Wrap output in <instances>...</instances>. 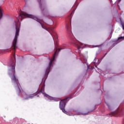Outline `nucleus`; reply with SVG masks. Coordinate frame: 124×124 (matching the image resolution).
<instances>
[{"mask_svg":"<svg viewBox=\"0 0 124 124\" xmlns=\"http://www.w3.org/2000/svg\"><path fill=\"white\" fill-rule=\"evenodd\" d=\"M40 93H44V86H42V87L41 88V90L40 91Z\"/></svg>","mask_w":124,"mask_h":124,"instance_id":"obj_12","label":"nucleus"},{"mask_svg":"<svg viewBox=\"0 0 124 124\" xmlns=\"http://www.w3.org/2000/svg\"><path fill=\"white\" fill-rule=\"evenodd\" d=\"M24 1L25 3H28V2H30V1H31V0H24Z\"/></svg>","mask_w":124,"mask_h":124,"instance_id":"obj_14","label":"nucleus"},{"mask_svg":"<svg viewBox=\"0 0 124 124\" xmlns=\"http://www.w3.org/2000/svg\"><path fill=\"white\" fill-rule=\"evenodd\" d=\"M15 62L13 60V58H12L11 60L8 67V74L11 77L12 82L14 87L16 89L17 93L20 94V93H21V89H20V88L19 87V85H20V83H19V80H18V78H16V76H15L16 73L15 71Z\"/></svg>","mask_w":124,"mask_h":124,"instance_id":"obj_2","label":"nucleus"},{"mask_svg":"<svg viewBox=\"0 0 124 124\" xmlns=\"http://www.w3.org/2000/svg\"><path fill=\"white\" fill-rule=\"evenodd\" d=\"M67 98H68L62 100L60 102V108L61 110L62 111L63 113H66V111H65L64 108H65V105H66V100H67Z\"/></svg>","mask_w":124,"mask_h":124,"instance_id":"obj_4","label":"nucleus"},{"mask_svg":"<svg viewBox=\"0 0 124 124\" xmlns=\"http://www.w3.org/2000/svg\"><path fill=\"white\" fill-rule=\"evenodd\" d=\"M121 39H123L124 40V36L119 37L118 39V40H120Z\"/></svg>","mask_w":124,"mask_h":124,"instance_id":"obj_13","label":"nucleus"},{"mask_svg":"<svg viewBox=\"0 0 124 124\" xmlns=\"http://www.w3.org/2000/svg\"><path fill=\"white\" fill-rule=\"evenodd\" d=\"M76 45H77L78 46V49H80V48H82V47L81 46H82L83 45V44H82V43H76Z\"/></svg>","mask_w":124,"mask_h":124,"instance_id":"obj_8","label":"nucleus"},{"mask_svg":"<svg viewBox=\"0 0 124 124\" xmlns=\"http://www.w3.org/2000/svg\"><path fill=\"white\" fill-rule=\"evenodd\" d=\"M38 1L39 3L40 8L43 11L45 8H46V5H45V3H44V0H38Z\"/></svg>","mask_w":124,"mask_h":124,"instance_id":"obj_6","label":"nucleus"},{"mask_svg":"<svg viewBox=\"0 0 124 124\" xmlns=\"http://www.w3.org/2000/svg\"><path fill=\"white\" fill-rule=\"evenodd\" d=\"M55 101H59L60 100L59 99H54Z\"/></svg>","mask_w":124,"mask_h":124,"instance_id":"obj_15","label":"nucleus"},{"mask_svg":"<svg viewBox=\"0 0 124 124\" xmlns=\"http://www.w3.org/2000/svg\"><path fill=\"white\" fill-rule=\"evenodd\" d=\"M13 58H14V60H16V58L15 57V54L13 55Z\"/></svg>","mask_w":124,"mask_h":124,"instance_id":"obj_16","label":"nucleus"},{"mask_svg":"<svg viewBox=\"0 0 124 124\" xmlns=\"http://www.w3.org/2000/svg\"><path fill=\"white\" fill-rule=\"evenodd\" d=\"M58 52V49H56L55 53L54 54L53 59L50 60V62L49 63L48 67L46 68V75H48L50 72V68H51V66H52V63H53V62L55 61V59H56V56L57 55V53Z\"/></svg>","mask_w":124,"mask_h":124,"instance_id":"obj_3","label":"nucleus"},{"mask_svg":"<svg viewBox=\"0 0 124 124\" xmlns=\"http://www.w3.org/2000/svg\"><path fill=\"white\" fill-rule=\"evenodd\" d=\"M106 103L107 106H108V109H109V110H112V109H113V107L112 106H111L109 103H106Z\"/></svg>","mask_w":124,"mask_h":124,"instance_id":"obj_10","label":"nucleus"},{"mask_svg":"<svg viewBox=\"0 0 124 124\" xmlns=\"http://www.w3.org/2000/svg\"><path fill=\"white\" fill-rule=\"evenodd\" d=\"M25 18H33L35 21H36L39 24H40L42 28L43 29H44V30H46V31H54V29L56 27H57V23L55 24V27L52 28H47V26H46V25H47V23H45L44 21H43L42 23L41 22V20L40 19L38 18L37 17L33 16L28 14L26 12H22L20 14H19V15L18 17H17L18 22L17 23H16V34L14 40L13 42V44L12 45V50H16V48H17V39L18 38V36H19V32H20V28H21V26H20V21H23V19H25Z\"/></svg>","mask_w":124,"mask_h":124,"instance_id":"obj_1","label":"nucleus"},{"mask_svg":"<svg viewBox=\"0 0 124 124\" xmlns=\"http://www.w3.org/2000/svg\"><path fill=\"white\" fill-rule=\"evenodd\" d=\"M84 62H87V59L84 60Z\"/></svg>","mask_w":124,"mask_h":124,"instance_id":"obj_17","label":"nucleus"},{"mask_svg":"<svg viewBox=\"0 0 124 124\" xmlns=\"http://www.w3.org/2000/svg\"><path fill=\"white\" fill-rule=\"evenodd\" d=\"M122 114L123 110L119 109L115 111L110 113L109 115L110 116V117H119L122 116Z\"/></svg>","mask_w":124,"mask_h":124,"instance_id":"obj_5","label":"nucleus"},{"mask_svg":"<svg viewBox=\"0 0 124 124\" xmlns=\"http://www.w3.org/2000/svg\"><path fill=\"white\" fill-rule=\"evenodd\" d=\"M50 99H51V100H52L53 99V98L50 97Z\"/></svg>","mask_w":124,"mask_h":124,"instance_id":"obj_18","label":"nucleus"},{"mask_svg":"<svg viewBox=\"0 0 124 124\" xmlns=\"http://www.w3.org/2000/svg\"><path fill=\"white\" fill-rule=\"evenodd\" d=\"M2 14H3V11L2 9H1V7H0V20L2 18Z\"/></svg>","mask_w":124,"mask_h":124,"instance_id":"obj_9","label":"nucleus"},{"mask_svg":"<svg viewBox=\"0 0 124 124\" xmlns=\"http://www.w3.org/2000/svg\"><path fill=\"white\" fill-rule=\"evenodd\" d=\"M66 46V45H62L61 46V48H59V51H60V50H62V49H63V47H65Z\"/></svg>","mask_w":124,"mask_h":124,"instance_id":"obj_11","label":"nucleus"},{"mask_svg":"<svg viewBox=\"0 0 124 124\" xmlns=\"http://www.w3.org/2000/svg\"><path fill=\"white\" fill-rule=\"evenodd\" d=\"M70 19H71V17H70Z\"/></svg>","mask_w":124,"mask_h":124,"instance_id":"obj_19","label":"nucleus"},{"mask_svg":"<svg viewBox=\"0 0 124 124\" xmlns=\"http://www.w3.org/2000/svg\"><path fill=\"white\" fill-rule=\"evenodd\" d=\"M24 99L25 100H27V99H29L30 98H33L34 96V94H27V93H25L24 95Z\"/></svg>","mask_w":124,"mask_h":124,"instance_id":"obj_7","label":"nucleus"}]
</instances>
